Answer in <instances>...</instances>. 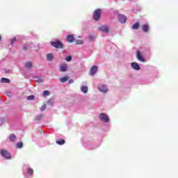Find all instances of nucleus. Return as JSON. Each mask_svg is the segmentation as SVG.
Segmentation results:
<instances>
[{"mask_svg":"<svg viewBox=\"0 0 178 178\" xmlns=\"http://www.w3.org/2000/svg\"><path fill=\"white\" fill-rule=\"evenodd\" d=\"M51 47L56 48V49H63V43H62L59 40H56L54 42H51Z\"/></svg>","mask_w":178,"mask_h":178,"instance_id":"f257e3e1","label":"nucleus"},{"mask_svg":"<svg viewBox=\"0 0 178 178\" xmlns=\"http://www.w3.org/2000/svg\"><path fill=\"white\" fill-rule=\"evenodd\" d=\"M0 154L1 156H3V158H5V159H10L12 158V156L10 155L9 152H8L5 149H1Z\"/></svg>","mask_w":178,"mask_h":178,"instance_id":"f03ea898","label":"nucleus"},{"mask_svg":"<svg viewBox=\"0 0 178 178\" xmlns=\"http://www.w3.org/2000/svg\"><path fill=\"white\" fill-rule=\"evenodd\" d=\"M102 10L101 9H97L96 10L94 11L93 13V19L96 21L98 22L99 19L101 18V13Z\"/></svg>","mask_w":178,"mask_h":178,"instance_id":"7ed1b4c3","label":"nucleus"},{"mask_svg":"<svg viewBox=\"0 0 178 178\" xmlns=\"http://www.w3.org/2000/svg\"><path fill=\"white\" fill-rule=\"evenodd\" d=\"M99 119L102 122H104L105 123H108V122H109V118H108V115L104 113L99 115Z\"/></svg>","mask_w":178,"mask_h":178,"instance_id":"20e7f679","label":"nucleus"},{"mask_svg":"<svg viewBox=\"0 0 178 178\" xmlns=\"http://www.w3.org/2000/svg\"><path fill=\"white\" fill-rule=\"evenodd\" d=\"M97 72H98V66L93 65L90 70L89 74L90 76H94Z\"/></svg>","mask_w":178,"mask_h":178,"instance_id":"39448f33","label":"nucleus"},{"mask_svg":"<svg viewBox=\"0 0 178 178\" xmlns=\"http://www.w3.org/2000/svg\"><path fill=\"white\" fill-rule=\"evenodd\" d=\"M136 58L138 60H140V62H145V58L144 56H143V55H141L140 51H136Z\"/></svg>","mask_w":178,"mask_h":178,"instance_id":"423d86ee","label":"nucleus"},{"mask_svg":"<svg viewBox=\"0 0 178 178\" xmlns=\"http://www.w3.org/2000/svg\"><path fill=\"white\" fill-rule=\"evenodd\" d=\"M118 20L120 23H126L127 22V17L124 15H119Z\"/></svg>","mask_w":178,"mask_h":178,"instance_id":"0eeeda50","label":"nucleus"},{"mask_svg":"<svg viewBox=\"0 0 178 178\" xmlns=\"http://www.w3.org/2000/svg\"><path fill=\"white\" fill-rule=\"evenodd\" d=\"M100 31H104V33H109V28L107 26L102 25L99 28Z\"/></svg>","mask_w":178,"mask_h":178,"instance_id":"6e6552de","label":"nucleus"},{"mask_svg":"<svg viewBox=\"0 0 178 178\" xmlns=\"http://www.w3.org/2000/svg\"><path fill=\"white\" fill-rule=\"evenodd\" d=\"M131 66L132 69H134V70H140V69H141V67L137 63H131Z\"/></svg>","mask_w":178,"mask_h":178,"instance_id":"1a4fd4ad","label":"nucleus"},{"mask_svg":"<svg viewBox=\"0 0 178 178\" xmlns=\"http://www.w3.org/2000/svg\"><path fill=\"white\" fill-rule=\"evenodd\" d=\"M98 88L101 92H106L108 91V88L105 85H99Z\"/></svg>","mask_w":178,"mask_h":178,"instance_id":"9d476101","label":"nucleus"},{"mask_svg":"<svg viewBox=\"0 0 178 178\" xmlns=\"http://www.w3.org/2000/svg\"><path fill=\"white\" fill-rule=\"evenodd\" d=\"M67 70V64H62L60 65V72H66Z\"/></svg>","mask_w":178,"mask_h":178,"instance_id":"9b49d317","label":"nucleus"},{"mask_svg":"<svg viewBox=\"0 0 178 178\" xmlns=\"http://www.w3.org/2000/svg\"><path fill=\"white\" fill-rule=\"evenodd\" d=\"M67 42H74V36L73 35H69L67 36Z\"/></svg>","mask_w":178,"mask_h":178,"instance_id":"f8f14e48","label":"nucleus"},{"mask_svg":"<svg viewBox=\"0 0 178 178\" xmlns=\"http://www.w3.org/2000/svg\"><path fill=\"white\" fill-rule=\"evenodd\" d=\"M142 30L144 31V33H148L149 31V26L147 24H144L142 26Z\"/></svg>","mask_w":178,"mask_h":178,"instance_id":"ddd939ff","label":"nucleus"},{"mask_svg":"<svg viewBox=\"0 0 178 178\" xmlns=\"http://www.w3.org/2000/svg\"><path fill=\"white\" fill-rule=\"evenodd\" d=\"M56 143L58 145H63V144H65V140L60 138L58 140H56Z\"/></svg>","mask_w":178,"mask_h":178,"instance_id":"4468645a","label":"nucleus"},{"mask_svg":"<svg viewBox=\"0 0 178 178\" xmlns=\"http://www.w3.org/2000/svg\"><path fill=\"white\" fill-rule=\"evenodd\" d=\"M133 30H138L140 29V22H136L132 26Z\"/></svg>","mask_w":178,"mask_h":178,"instance_id":"2eb2a0df","label":"nucleus"},{"mask_svg":"<svg viewBox=\"0 0 178 178\" xmlns=\"http://www.w3.org/2000/svg\"><path fill=\"white\" fill-rule=\"evenodd\" d=\"M9 140L10 141L15 142L16 140H17V138L15 136V134H11L10 135Z\"/></svg>","mask_w":178,"mask_h":178,"instance_id":"dca6fc26","label":"nucleus"},{"mask_svg":"<svg viewBox=\"0 0 178 178\" xmlns=\"http://www.w3.org/2000/svg\"><path fill=\"white\" fill-rule=\"evenodd\" d=\"M81 90L82 91V92H84V94H87L88 91V88L87 86H82L81 88Z\"/></svg>","mask_w":178,"mask_h":178,"instance_id":"f3484780","label":"nucleus"},{"mask_svg":"<svg viewBox=\"0 0 178 178\" xmlns=\"http://www.w3.org/2000/svg\"><path fill=\"white\" fill-rule=\"evenodd\" d=\"M26 67H27V69H31V67H33V63L31 62H27L25 64Z\"/></svg>","mask_w":178,"mask_h":178,"instance_id":"a211bd4d","label":"nucleus"},{"mask_svg":"<svg viewBox=\"0 0 178 178\" xmlns=\"http://www.w3.org/2000/svg\"><path fill=\"white\" fill-rule=\"evenodd\" d=\"M47 60H52V59H54V56L52 55V54H48L47 55Z\"/></svg>","mask_w":178,"mask_h":178,"instance_id":"6ab92c4d","label":"nucleus"},{"mask_svg":"<svg viewBox=\"0 0 178 178\" xmlns=\"http://www.w3.org/2000/svg\"><path fill=\"white\" fill-rule=\"evenodd\" d=\"M1 83H10V80L9 79H6V78H2L1 80Z\"/></svg>","mask_w":178,"mask_h":178,"instance_id":"aec40b11","label":"nucleus"},{"mask_svg":"<svg viewBox=\"0 0 178 178\" xmlns=\"http://www.w3.org/2000/svg\"><path fill=\"white\" fill-rule=\"evenodd\" d=\"M27 173H28V175L33 176V175L34 174V170H33V168H29Z\"/></svg>","mask_w":178,"mask_h":178,"instance_id":"412c9836","label":"nucleus"},{"mask_svg":"<svg viewBox=\"0 0 178 178\" xmlns=\"http://www.w3.org/2000/svg\"><path fill=\"white\" fill-rule=\"evenodd\" d=\"M67 80H69V78L67 76H65V77L60 79V81L61 83H65V82L67 81Z\"/></svg>","mask_w":178,"mask_h":178,"instance_id":"4be33fe9","label":"nucleus"},{"mask_svg":"<svg viewBox=\"0 0 178 178\" xmlns=\"http://www.w3.org/2000/svg\"><path fill=\"white\" fill-rule=\"evenodd\" d=\"M83 40H75V43L76 45H81L83 44Z\"/></svg>","mask_w":178,"mask_h":178,"instance_id":"5701e85b","label":"nucleus"},{"mask_svg":"<svg viewBox=\"0 0 178 178\" xmlns=\"http://www.w3.org/2000/svg\"><path fill=\"white\" fill-rule=\"evenodd\" d=\"M16 147L17 148H23V143L19 142V143H17Z\"/></svg>","mask_w":178,"mask_h":178,"instance_id":"b1692460","label":"nucleus"},{"mask_svg":"<svg viewBox=\"0 0 178 178\" xmlns=\"http://www.w3.org/2000/svg\"><path fill=\"white\" fill-rule=\"evenodd\" d=\"M49 94H51V93L49 92V90H44V91L43 92V96H44V97H47V95H49Z\"/></svg>","mask_w":178,"mask_h":178,"instance_id":"393cba45","label":"nucleus"},{"mask_svg":"<svg viewBox=\"0 0 178 178\" xmlns=\"http://www.w3.org/2000/svg\"><path fill=\"white\" fill-rule=\"evenodd\" d=\"M47 109V104H43L42 106V107L40 108V111H42V112H44V111H45Z\"/></svg>","mask_w":178,"mask_h":178,"instance_id":"a878e982","label":"nucleus"},{"mask_svg":"<svg viewBox=\"0 0 178 178\" xmlns=\"http://www.w3.org/2000/svg\"><path fill=\"white\" fill-rule=\"evenodd\" d=\"M35 98V97L34 95H30V96H29V97H27V99H28L29 101H31V100L34 99Z\"/></svg>","mask_w":178,"mask_h":178,"instance_id":"bb28decb","label":"nucleus"},{"mask_svg":"<svg viewBox=\"0 0 178 178\" xmlns=\"http://www.w3.org/2000/svg\"><path fill=\"white\" fill-rule=\"evenodd\" d=\"M65 60H66L67 62H70V60H72V56H68L65 58Z\"/></svg>","mask_w":178,"mask_h":178,"instance_id":"cd10ccee","label":"nucleus"},{"mask_svg":"<svg viewBox=\"0 0 178 178\" xmlns=\"http://www.w3.org/2000/svg\"><path fill=\"white\" fill-rule=\"evenodd\" d=\"M15 42H16V38H13V39L10 42V44L13 45V44H15Z\"/></svg>","mask_w":178,"mask_h":178,"instance_id":"c85d7f7f","label":"nucleus"},{"mask_svg":"<svg viewBox=\"0 0 178 178\" xmlns=\"http://www.w3.org/2000/svg\"><path fill=\"white\" fill-rule=\"evenodd\" d=\"M89 41H94V36L89 35Z\"/></svg>","mask_w":178,"mask_h":178,"instance_id":"c756f323","label":"nucleus"},{"mask_svg":"<svg viewBox=\"0 0 178 178\" xmlns=\"http://www.w3.org/2000/svg\"><path fill=\"white\" fill-rule=\"evenodd\" d=\"M35 81H38V83H41L42 81V79H40V78H35Z\"/></svg>","mask_w":178,"mask_h":178,"instance_id":"7c9ffc66","label":"nucleus"},{"mask_svg":"<svg viewBox=\"0 0 178 178\" xmlns=\"http://www.w3.org/2000/svg\"><path fill=\"white\" fill-rule=\"evenodd\" d=\"M73 83H74V81L73 79H70L69 81V84H73Z\"/></svg>","mask_w":178,"mask_h":178,"instance_id":"2f4dec72","label":"nucleus"},{"mask_svg":"<svg viewBox=\"0 0 178 178\" xmlns=\"http://www.w3.org/2000/svg\"><path fill=\"white\" fill-rule=\"evenodd\" d=\"M26 49H27V47H24V48H23V50H24V51H26Z\"/></svg>","mask_w":178,"mask_h":178,"instance_id":"473e14b6","label":"nucleus"},{"mask_svg":"<svg viewBox=\"0 0 178 178\" xmlns=\"http://www.w3.org/2000/svg\"><path fill=\"white\" fill-rule=\"evenodd\" d=\"M1 40H2V37H1V35H0V41H1Z\"/></svg>","mask_w":178,"mask_h":178,"instance_id":"72a5a7b5","label":"nucleus"},{"mask_svg":"<svg viewBox=\"0 0 178 178\" xmlns=\"http://www.w3.org/2000/svg\"><path fill=\"white\" fill-rule=\"evenodd\" d=\"M40 118H42V115H40Z\"/></svg>","mask_w":178,"mask_h":178,"instance_id":"f704fd0d","label":"nucleus"}]
</instances>
